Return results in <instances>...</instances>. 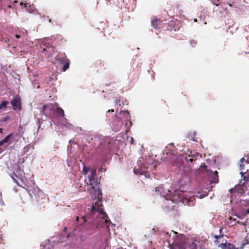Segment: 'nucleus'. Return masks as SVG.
Here are the masks:
<instances>
[{
	"mask_svg": "<svg viewBox=\"0 0 249 249\" xmlns=\"http://www.w3.org/2000/svg\"><path fill=\"white\" fill-rule=\"evenodd\" d=\"M239 188H241V186H239L238 187H237L236 188L237 189V191L238 192V193H240V194H242L244 193V190L243 189H242L241 190H239Z\"/></svg>",
	"mask_w": 249,
	"mask_h": 249,
	"instance_id": "nucleus-22",
	"label": "nucleus"
},
{
	"mask_svg": "<svg viewBox=\"0 0 249 249\" xmlns=\"http://www.w3.org/2000/svg\"><path fill=\"white\" fill-rule=\"evenodd\" d=\"M141 161H139V164L138 168H136L135 167L134 171L135 174L139 173L140 175L144 174L146 177H147L146 174L148 173L150 171H152L153 168H155V166L151 165L149 167L147 166V163L146 162H144L143 164L140 165Z\"/></svg>",
	"mask_w": 249,
	"mask_h": 249,
	"instance_id": "nucleus-6",
	"label": "nucleus"
},
{
	"mask_svg": "<svg viewBox=\"0 0 249 249\" xmlns=\"http://www.w3.org/2000/svg\"><path fill=\"white\" fill-rule=\"evenodd\" d=\"M57 60L60 61L63 64L62 71H65L69 68L70 60L67 58L66 54L64 53L59 52L55 57Z\"/></svg>",
	"mask_w": 249,
	"mask_h": 249,
	"instance_id": "nucleus-5",
	"label": "nucleus"
},
{
	"mask_svg": "<svg viewBox=\"0 0 249 249\" xmlns=\"http://www.w3.org/2000/svg\"><path fill=\"white\" fill-rule=\"evenodd\" d=\"M223 229V228L222 227L220 228L219 230L220 234H221V233Z\"/></svg>",
	"mask_w": 249,
	"mask_h": 249,
	"instance_id": "nucleus-25",
	"label": "nucleus"
},
{
	"mask_svg": "<svg viewBox=\"0 0 249 249\" xmlns=\"http://www.w3.org/2000/svg\"><path fill=\"white\" fill-rule=\"evenodd\" d=\"M199 154L195 151H190L189 154H187L185 157V159L188 162L192 163L196 161L198 159Z\"/></svg>",
	"mask_w": 249,
	"mask_h": 249,
	"instance_id": "nucleus-8",
	"label": "nucleus"
},
{
	"mask_svg": "<svg viewBox=\"0 0 249 249\" xmlns=\"http://www.w3.org/2000/svg\"><path fill=\"white\" fill-rule=\"evenodd\" d=\"M54 108V106L53 104H49V105H44L42 108L41 113L44 115H46L47 114V109H53Z\"/></svg>",
	"mask_w": 249,
	"mask_h": 249,
	"instance_id": "nucleus-12",
	"label": "nucleus"
},
{
	"mask_svg": "<svg viewBox=\"0 0 249 249\" xmlns=\"http://www.w3.org/2000/svg\"><path fill=\"white\" fill-rule=\"evenodd\" d=\"M14 110H20L21 109V98L19 96H16L13 100L11 101Z\"/></svg>",
	"mask_w": 249,
	"mask_h": 249,
	"instance_id": "nucleus-7",
	"label": "nucleus"
},
{
	"mask_svg": "<svg viewBox=\"0 0 249 249\" xmlns=\"http://www.w3.org/2000/svg\"><path fill=\"white\" fill-rule=\"evenodd\" d=\"M214 238L215 239L214 242L216 244L221 245L223 247V246H226V240L225 241V243H224V241L223 240L224 234H221L219 235H214Z\"/></svg>",
	"mask_w": 249,
	"mask_h": 249,
	"instance_id": "nucleus-11",
	"label": "nucleus"
},
{
	"mask_svg": "<svg viewBox=\"0 0 249 249\" xmlns=\"http://www.w3.org/2000/svg\"><path fill=\"white\" fill-rule=\"evenodd\" d=\"M4 143H5L2 140L1 141H0V146H1Z\"/></svg>",
	"mask_w": 249,
	"mask_h": 249,
	"instance_id": "nucleus-26",
	"label": "nucleus"
},
{
	"mask_svg": "<svg viewBox=\"0 0 249 249\" xmlns=\"http://www.w3.org/2000/svg\"><path fill=\"white\" fill-rule=\"evenodd\" d=\"M174 146L173 144L166 147L163 153V157L165 160L170 161L173 163V161L176 159L177 156L175 154V151L174 150Z\"/></svg>",
	"mask_w": 249,
	"mask_h": 249,
	"instance_id": "nucleus-4",
	"label": "nucleus"
},
{
	"mask_svg": "<svg viewBox=\"0 0 249 249\" xmlns=\"http://www.w3.org/2000/svg\"><path fill=\"white\" fill-rule=\"evenodd\" d=\"M155 192H158L161 196L167 199H171L173 202L178 204L182 203L184 205L191 206L190 203L193 202L195 199L193 197L188 195V193L180 190L175 191L173 194L168 189H166L162 186H159L156 187Z\"/></svg>",
	"mask_w": 249,
	"mask_h": 249,
	"instance_id": "nucleus-1",
	"label": "nucleus"
},
{
	"mask_svg": "<svg viewBox=\"0 0 249 249\" xmlns=\"http://www.w3.org/2000/svg\"><path fill=\"white\" fill-rule=\"evenodd\" d=\"M76 220L77 222L78 225L80 226L84 225L87 221V219L84 216H81V217L77 216Z\"/></svg>",
	"mask_w": 249,
	"mask_h": 249,
	"instance_id": "nucleus-13",
	"label": "nucleus"
},
{
	"mask_svg": "<svg viewBox=\"0 0 249 249\" xmlns=\"http://www.w3.org/2000/svg\"><path fill=\"white\" fill-rule=\"evenodd\" d=\"M8 104L9 102L8 101H2V102L0 103V109H5Z\"/></svg>",
	"mask_w": 249,
	"mask_h": 249,
	"instance_id": "nucleus-17",
	"label": "nucleus"
},
{
	"mask_svg": "<svg viewBox=\"0 0 249 249\" xmlns=\"http://www.w3.org/2000/svg\"><path fill=\"white\" fill-rule=\"evenodd\" d=\"M213 2L216 6H218L219 5V0H213Z\"/></svg>",
	"mask_w": 249,
	"mask_h": 249,
	"instance_id": "nucleus-23",
	"label": "nucleus"
},
{
	"mask_svg": "<svg viewBox=\"0 0 249 249\" xmlns=\"http://www.w3.org/2000/svg\"><path fill=\"white\" fill-rule=\"evenodd\" d=\"M245 158H242L241 160H240V161L242 163L244 160H245Z\"/></svg>",
	"mask_w": 249,
	"mask_h": 249,
	"instance_id": "nucleus-30",
	"label": "nucleus"
},
{
	"mask_svg": "<svg viewBox=\"0 0 249 249\" xmlns=\"http://www.w3.org/2000/svg\"><path fill=\"white\" fill-rule=\"evenodd\" d=\"M122 113L123 115L125 116V118L126 120H129L130 118V115L128 111H123L121 112V114Z\"/></svg>",
	"mask_w": 249,
	"mask_h": 249,
	"instance_id": "nucleus-19",
	"label": "nucleus"
},
{
	"mask_svg": "<svg viewBox=\"0 0 249 249\" xmlns=\"http://www.w3.org/2000/svg\"><path fill=\"white\" fill-rule=\"evenodd\" d=\"M89 170V167H87L85 166H84L82 171V174L86 175L88 174Z\"/></svg>",
	"mask_w": 249,
	"mask_h": 249,
	"instance_id": "nucleus-20",
	"label": "nucleus"
},
{
	"mask_svg": "<svg viewBox=\"0 0 249 249\" xmlns=\"http://www.w3.org/2000/svg\"><path fill=\"white\" fill-rule=\"evenodd\" d=\"M171 249H197L195 241L188 240L185 243H175L171 246Z\"/></svg>",
	"mask_w": 249,
	"mask_h": 249,
	"instance_id": "nucleus-3",
	"label": "nucleus"
},
{
	"mask_svg": "<svg viewBox=\"0 0 249 249\" xmlns=\"http://www.w3.org/2000/svg\"><path fill=\"white\" fill-rule=\"evenodd\" d=\"M11 178L13 179L15 183H16L17 185H19L18 180L15 178L13 175L11 176Z\"/></svg>",
	"mask_w": 249,
	"mask_h": 249,
	"instance_id": "nucleus-24",
	"label": "nucleus"
},
{
	"mask_svg": "<svg viewBox=\"0 0 249 249\" xmlns=\"http://www.w3.org/2000/svg\"><path fill=\"white\" fill-rule=\"evenodd\" d=\"M151 23L152 26L156 29H160L162 27V21L157 17H154L151 18Z\"/></svg>",
	"mask_w": 249,
	"mask_h": 249,
	"instance_id": "nucleus-10",
	"label": "nucleus"
},
{
	"mask_svg": "<svg viewBox=\"0 0 249 249\" xmlns=\"http://www.w3.org/2000/svg\"><path fill=\"white\" fill-rule=\"evenodd\" d=\"M114 111V109H109L108 111H107V112H113Z\"/></svg>",
	"mask_w": 249,
	"mask_h": 249,
	"instance_id": "nucleus-28",
	"label": "nucleus"
},
{
	"mask_svg": "<svg viewBox=\"0 0 249 249\" xmlns=\"http://www.w3.org/2000/svg\"><path fill=\"white\" fill-rule=\"evenodd\" d=\"M242 176L243 177V179L246 181L249 179V170H248L246 173H243L241 172Z\"/></svg>",
	"mask_w": 249,
	"mask_h": 249,
	"instance_id": "nucleus-18",
	"label": "nucleus"
},
{
	"mask_svg": "<svg viewBox=\"0 0 249 249\" xmlns=\"http://www.w3.org/2000/svg\"><path fill=\"white\" fill-rule=\"evenodd\" d=\"M12 136V134H10L7 136H6L4 139H3L2 140L4 142L6 143V142H8V141L11 138Z\"/></svg>",
	"mask_w": 249,
	"mask_h": 249,
	"instance_id": "nucleus-21",
	"label": "nucleus"
},
{
	"mask_svg": "<svg viewBox=\"0 0 249 249\" xmlns=\"http://www.w3.org/2000/svg\"><path fill=\"white\" fill-rule=\"evenodd\" d=\"M55 112L59 116L63 117L64 116V110L61 107H57L55 109Z\"/></svg>",
	"mask_w": 249,
	"mask_h": 249,
	"instance_id": "nucleus-16",
	"label": "nucleus"
},
{
	"mask_svg": "<svg viewBox=\"0 0 249 249\" xmlns=\"http://www.w3.org/2000/svg\"><path fill=\"white\" fill-rule=\"evenodd\" d=\"M244 166H245V165L241 164L240 165V169L243 170L244 169Z\"/></svg>",
	"mask_w": 249,
	"mask_h": 249,
	"instance_id": "nucleus-27",
	"label": "nucleus"
},
{
	"mask_svg": "<svg viewBox=\"0 0 249 249\" xmlns=\"http://www.w3.org/2000/svg\"><path fill=\"white\" fill-rule=\"evenodd\" d=\"M211 178L212 183H217L219 181L218 172L216 171H215V172L213 173V174L211 176Z\"/></svg>",
	"mask_w": 249,
	"mask_h": 249,
	"instance_id": "nucleus-15",
	"label": "nucleus"
},
{
	"mask_svg": "<svg viewBox=\"0 0 249 249\" xmlns=\"http://www.w3.org/2000/svg\"><path fill=\"white\" fill-rule=\"evenodd\" d=\"M91 212H94L95 211L98 212L99 215L102 218L103 222L105 223V225L107 228H108L111 222L107 215L103 212V209L102 208V201L101 199H97L94 205H92L91 209Z\"/></svg>",
	"mask_w": 249,
	"mask_h": 249,
	"instance_id": "nucleus-2",
	"label": "nucleus"
},
{
	"mask_svg": "<svg viewBox=\"0 0 249 249\" xmlns=\"http://www.w3.org/2000/svg\"><path fill=\"white\" fill-rule=\"evenodd\" d=\"M249 247V232L247 234L246 238L243 241L241 246V249H246L247 247Z\"/></svg>",
	"mask_w": 249,
	"mask_h": 249,
	"instance_id": "nucleus-14",
	"label": "nucleus"
},
{
	"mask_svg": "<svg viewBox=\"0 0 249 249\" xmlns=\"http://www.w3.org/2000/svg\"><path fill=\"white\" fill-rule=\"evenodd\" d=\"M2 128H0V133H2Z\"/></svg>",
	"mask_w": 249,
	"mask_h": 249,
	"instance_id": "nucleus-31",
	"label": "nucleus"
},
{
	"mask_svg": "<svg viewBox=\"0 0 249 249\" xmlns=\"http://www.w3.org/2000/svg\"><path fill=\"white\" fill-rule=\"evenodd\" d=\"M91 175L89 177V185H91L92 188L94 189L95 187L98 185V182L97 181H94V178L96 176V170L95 169H92L90 171Z\"/></svg>",
	"mask_w": 249,
	"mask_h": 249,
	"instance_id": "nucleus-9",
	"label": "nucleus"
},
{
	"mask_svg": "<svg viewBox=\"0 0 249 249\" xmlns=\"http://www.w3.org/2000/svg\"><path fill=\"white\" fill-rule=\"evenodd\" d=\"M15 36H16V38H20V36L19 35H15Z\"/></svg>",
	"mask_w": 249,
	"mask_h": 249,
	"instance_id": "nucleus-29",
	"label": "nucleus"
}]
</instances>
